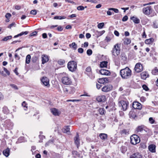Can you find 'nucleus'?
Segmentation results:
<instances>
[{
	"instance_id": "nucleus-58",
	"label": "nucleus",
	"mask_w": 158,
	"mask_h": 158,
	"mask_svg": "<svg viewBox=\"0 0 158 158\" xmlns=\"http://www.w3.org/2000/svg\"><path fill=\"white\" fill-rule=\"evenodd\" d=\"M79 100H76V99H73V100L69 99V100H67L66 101L67 102H74L75 101H79Z\"/></svg>"
},
{
	"instance_id": "nucleus-29",
	"label": "nucleus",
	"mask_w": 158,
	"mask_h": 158,
	"mask_svg": "<svg viewBox=\"0 0 158 158\" xmlns=\"http://www.w3.org/2000/svg\"><path fill=\"white\" fill-rule=\"evenodd\" d=\"M69 46L70 47L74 50H76L77 48V45L75 42H73L72 44H69Z\"/></svg>"
},
{
	"instance_id": "nucleus-15",
	"label": "nucleus",
	"mask_w": 158,
	"mask_h": 158,
	"mask_svg": "<svg viewBox=\"0 0 158 158\" xmlns=\"http://www.w3.org/2000/svg\"><path fill=\"white\" fill-rule=\"evenodd\" d=\"M112 86L110 85H107L103 87L102 90L103 92H106L110 91L112 89Z\"/></svg>"
},
{
	"instance_id": "nucleus-61",
	"label": "nucleus",
	"mask_w": 158,
	"mask_h": 158,
	"mask_svg": "<svg viewBox=\"0 0 158 158\" xmlns=\"http://www.w3.org/2000/svg\"><path fill=\"white\" fill-rule=\"evenodd\" d=\"M11 16V15L10 13H7L6 14L5 16H6V17L7 19H9V18H10V17Z\"/></svg>"
},
{
	"instance_id": "nucleus-32",
	"label": "nucleus",
	"mask_w": 158,
	"mask_h": 158,
	"mask_svg": "<svg viewBox=\"0 0 158 158\" xmlns=\"http://www.w3.org/2000/svg\"><path fill=\"white\" fill-rule=\"evenodd\" d=\"M107 63V62L106 61H102L100 63V67L102 68L106 67Z\"/></svg>"
},
{
	"instance_id": "nucleus-53",
	"label": "nucleus",
	"mask_w": 158,
	"mask_h": 158,
	"mask_svg": "<svg viewBox=\"0 0 158 158\" xmlns=\"http://www.w3.org/2000/svg\"><path fill=\"white\" fill-rule=\"evenodd\" d=\"M127 133V131L125 129H123V130L121 131L120 132V133L122 134H126Z\"/></svg>"
},
{
	"instance_id": "nucleus-28",
	"label": "nucleus",
	"mask_w": 158,
	"mask_h": 158,
	"mask_svg": "<svg viewBox=\"0 0 158 158\" xmlns=\"http://www.w3.org/2000/svg\"><path fill=\"white\" fill-rule=\"evenodd\" d=\"M62 131L64 133H70V128L69 126L65 127L63 129Z\"/></svg>"
},
{
	"instance_id": "nucleus-46",
	"label": "nucleus",
	"mask_w": 158,
	"mask_h": 158,
	"mask_svg": "<svg viewBox=\"0 0 158 158\" xmlns=\"http://www.w3.org/2000/svg\"><path fill=\"white\" fill-rule=\"evenodd\" d=\"M99 83L100 84H104L105 83V79L104 78H100L98 81Z\"/></svg>"
},
{
	"instance_id": "nucleus-59",
	"label": "nucleus",
	"mask_w": 158,
	"mask_h": 158,
	"mask_svg": "<svg viewBox=\"0 0 158 158\" xmlns=\"http://www.w3.org/2000/svg\"><path fill=\"white\" fill-rule=\"evenodd\" d=\"M86 71L87 72H89L91 71V69L90 67H87L86 69Z\"/></svg>"
},
{
	"instance_id": "nucleus-42",
	"label": "nucleus",
	"mask_w": 158,
	"mask_h": 158,
	"mask_svg": "<svg viewBox=\"0 0 158 158\" xmlns=\"http://www.w3.org/2000/svg\"><path fill=\"white\" fill-rule=\"evenodd\" d=\"M108 10H113V11L114 12L116 13H118L119 11L117 9H115L114 8H109L108 9Z\"/></svg>"
},
{
	"instance_id": "nucleus-54",
	"label": "nucleus",
	"mask_w": 158,
	"mask_h": 158,
	"mask_svg": "<svg viewBox=\"0 0 158 158\" xmlns=\"http://www.w3.org/2000/svg\"><path fill=\"white\" fill-rule=\"evenodd\" d=\"M142 88L143 89L145 90L146 91L148 90V86L145 85H143Z\"/></svg>"
},
{
	"instance_id": "nucleus-5",
	"label": "nucleus",
	"mask_w": 158,
	"mask_h": 158,
	"mask_svg": "<svg viewBox=\"0 0 158 158\" xmlns=\"http://www.w3.org/2000/svg\"><path fill=\"white\" fill-rule=\"evenodd\" d=\"M61 81L63 84L67 85H70L72 83L71 79L67 74H65L64 76L62 77Z\"/></svg>"
},
{
	"instance_id": "nucleus-60",
	"label": "nucleus",
	"mask_w": 158,
	"mask_h": 158,
	"mask_svg": "<svg viewBox=\"0 0 158 158\" xmlns=\"http://www.w3.org/2000/svg\"><path fill=\"white\" fill-rule=\"evenodd\" d=\"M18 69V68L16 67L15 68V69L14 70V73L16 74L17 75H18L19 73H18L17 70Z\"/></svg>"
},
{
	"instance_id": "nucleus-20",
	"label": "nucleus",
	"mask_w": 158,
	"mask_h": 158,
	"mask_svg": "<svg viewBox=\"0 0 158 158\" xmlns=\"http://www.w3.org/2000/svg\"><path fill=\"white\" fill-rule=\"evenodd\" d=\"M42 64H44V63L48 62L49 60L48 56L47 55H42Z\"/></svg>"
},
{
	"instance_id": "nucleus-2",
	"label": "nucleus",
	"mask_w": 158,
	"mask_h": 158,
	"mask_svg": "<svg viewBox=\"0 0 158 158\" xmlns=\"http://www.w3.org/2000/svg\"><path fill=\"white\" fill-rule=\"evenodd\" d=\"M120 44L118 43L114 45L111 52L112 55L116 57L119 54L120 52Z\"/></svg>"
},
{
	"instance_id": "nucleus-55",
	"label": "nucleus",
	"mask_w": 158,
	"mask_h": 158,
	"mask_svg": "<svg viewBox=\"0 0 158 158\" xmlns=\"http://www.w3.org/2000/svg\"><path fill=\"white\" fill-rule=\"evenodd\" d=\"M78 52L80 53H82L84 52V50L82 48H79L78 49Z\"/></svg>"
},
{
	"instance_id": "nucleus-4",
	"label": "nucleus",
	"mask_w": 158,
	"mask_h": 158,
	"mask_svg": "<svg viewBox=\"0 0 158 158\" xmlns=\"http://www.w3.org/2000/svg\"><path fill=\"white\" fill-rule=\"evenodd\" d=\"M131 143L134 145L139 143L140 142V138L136 135H133L130 137Z\"/></svg>"
},
{
	"instance_id": "nucleus-16",
	"label": "nucleus",
	"mask_w": 158,
	"mask_h": 158,
	"mask_svg": "<svg viewBox=\"0 0 158 158\" xmlns=\"http://www.w3.org/2000/svg\"><path fill=\"white\" fill-rule=\"evenodd\" d=\"M99 73L102 75L108 76L110 75V73L109 71L104 69H101L99 71Z\"/></svg>"
},
{
	"instance_id": "nucleus-10",
	"label": "nucleus",
	"mask_w": 158,
	"mask_h": 158,
	"mask_svg": "<svg viewBox=\"0 0 158 158\" xmlns=\"http://www.w3.org/2000/svg\"><path fill=\"white\" fill-rule=\"evenodd\" d=\"M120 58L121 62L122 64H125L127 63V58L124 53H123L121 54Z\"/></svg>"
},
{
	"instance_id": "nucleus-14",
	"label": "nucleus",
	"mask_w": 158,
	"mask_h": 158,
	"mask_svg": "<svg viewBox=\"0 0 158 158\" xmlns=\"http://www.w3.org/2000/svg\"><path fill=\"white\" fill-rule=\"evenodd\" d=\"M147 130L148 129L144 125H142L138 126L136 128V131L137 132H141L143 130L147 131Z\"/></svg>"
},
{
	"instance_id": "nucleus-7",
	"label": "nucleus",
	"mask_w": 158,
	"mask_h": 158,
	"mask_svg": "<svg viewBox=\"0 0 158 158\" xmlns=\"http://www.w3.org/2000/svg\"><path fill=\"white\" fill-rule=\"evenodd\" d=\"M3 125L4 127L7 129H11L13 126V124L11 122L10 120L8 119L4 121Z\"/></svg>"
},
{
	"instance_id": "nucleus-33",
	"label": "nucleus",
	"mask_w": 158,
	"mask_h": 158,
	"mask_svg": "<svg viewBox=\"0 0 158 158\" xmlns=\"http://www.w3.org/2000/svg\"><path fill=\"white\" fill-rule=\"evenodd\" d=\"M124 44L126 45H128L131 42V40L128 38H126L124 40Z\"/></svg>"
},
{
	"instance_id": "nucleus-62",
	"label": "nucleus",
	"mask_w": 158,
	"mask_h": 158,
	"mask_svg": "<svg viewBox=\"0 0 158 158\" xmlns=\"http://www.w3.org/2000/svg\"><path fill=\"white\" fill-rule=\"evenodd\" d=\"M80 96H81L90 97V95L86 93H84V94L81 95Z\"/></svg>"
},
{
	"instance_id": "nucleus-48",
	"label": "nucleus",
	"mask_w": 158,
	"mask_h": 158,
	"mask_svg": "<svg viewBox=\"0 0 158 158\" xmlns=\"http://www.w3.org/2000/svg\"><path fill=\"white\" fill-rule=\"evenodd\" d=\"M10 86L14 89L17 90L18 89L17 86L13 84H11L10 85Z\"/></svg>"
},
{
	"instance_id": "nucleus-24",
	"label": "nucleus",
	"mask_w": 158,
	"mask_h": 158,
	"mask_svg": "<svg viewBox=\"0 0 158 158\" xmlns=\"http://www.w3.org/2000/svg\"><path fill=\"white\" fill-rule=\"evenodd\" d=\"M129 116L131 118L135 119L137 118V116L135 113L133 111H131L129 112Z\"/></svg>"
},
{
	"instance_id": "nucleus-11",
	"label": "nucleus",
	"mask_w": 158,
	"mask_h": 158,
	"mask_svg": "<svg viewBox=\"0 0 158 158\" xmlns=\"http://www.w3.org/2000/svg\"><path fill=\"white\" fill-rule=\"evenodd\" d=\"M41 81L43 84L45 86H49L50 84L49 83V81L48 79L46 77H43L41 79Z\"/></svg>"
},
{
	"instance_id": "nucleus-47",
	"label": "nucleus",
	"mask_w": 158,
	"mask_h": 158,
	"mask_svg": "<svg viewBox=\"0 0 158 158\" xmlns=\"http://www.w3.org/2000/svg\"><path fill=\"white\" fill-rule=\"evenodd\" d=\"M85 8L83 6H80L77 7V9L79 10H83Z\"/></svg>"
},
{
	"instance_id": "nucleus-35",
	"label": "nucleus",
	"mask_w": 158,
	"mask_h": 158,
	"mask_svg": "<svg viewBox=\"0 0 158 158\" xmlns=\"http://www.w3.org/2000/svg\"><path fill=\"white\" fill-rule=\"evenodd\" d=\"M22 106L23 107V109L26 110L27 109V104L25 101L23 102L22 103Z\"/></svg>"
},
{
	"instance_id": "nucleus-49",
	"label": "nucleus",
	"mask_w": 158,
	"mask_h": 158,
	"mask_svg": "<svg viewBox=\"0 0 158 158\" xmlns=\"http://www.w3.org/2000/svg\"><path fill=\"white\" fill-rule=\"evenodd\" d=\"M104 23H99L98 25V27L99 28H102L104 26Z\"/></svg>"
},
{
	"instance_id": "nucleus-40",
	"label": "nucleus",
	"mask_w": 158,
	"mask_h": 158,
	"mask_svg": "<svg viewBox=\"0 0 158 158\" xmlns=\"http://www.w3.org/2000/svg\"><path fill=\"white\" fill-rule=\"evenodd\" d=\"M11 38L12 36L11 35L8 36L2 39V40L3 41H6L8 40L11 39Z\"/></svg>"
},
{
	"instance_id": "nucleus-64",
	"label": "nucleus",
	"mask_w": 158,
	"mask_h": 158,
	"mask_svg": "<svg viewBox=\"0 0 158 158\" xmlns=\"http://www.w3.org/2000/svg\"><path fill=\"white\" fill-rule=\"evenodd\" d=\"M15 8L16 10H19L21 9V7L19 5H16L15 6Z\"/></svg>"
},
{
	"instance_id": "nucleus-57",
	"label": "nucleus",
	"mask_w": 158,
	"mask_h": 158,
	"mask_svg": "<svg viewBox=\"0 0 158 158\" xmlns=\"http://www.w3.org/2000/svg\"><path fill=\"white\" fill-rule=\"evenodd\" d=\"M128 19V17L127 15L124 16L122 19V21L123 22L127 21Z\"/></svg>"
},
{
	"instance_id": "nucleus-18",
	"label": "nucleus",
	"mask_w": 158,
	"mask_h": 158,
	"mask_svg": "<svg viewBox=\"0 0 158 158\" xmlns=\"http://www.w3.org/2000/svg\"><path fill=\"white\" fill-rule=\"evenodd\" d=\"M142 156L139 152H135L131 155L130 158H141Z\"/></svg>"
},
{
	"instance_id": "nucleus-6",
	"label": "nucleus",
	"mask_w": 158,
	"mask_h": 158,
	"mask_svg": "<svg viewBox=\"0 0 158 158\" xmlns=\"http://www.w3.org/2000/svg\"><path fill=\"white\" fill-rule=\"evenodd\" d=\"M153 10L151 6H148L143 9V13L145 15H148L152 13Z\"/></svg>"
},
{
	"instance_id": "nucleus-31",
	"label": "nucleus",
	"mask_w": 158,
	"mask_h": 158,
	"mask_svg": "<svg viewBox=\"0 0 158 158\" xmlns=\"http://www.w3.org/2000/svg\"><path fill=\"white\" fill-rule=\"evenodd\" d=\"M154 41L153 38H151L145 40V43L147 44H150L153 42Z\"/></svg>"
},
{
	"instance_id": "nucleus-43",
	"label": "nucleus",
	"mask_w": 158,
	"mask_h": 158,
	"mask_svg": "<svg viewBox=\"0 0 158 158\" xmlns=\"http://www.w3.org/2000/svg\"><path fill=\"white\" fill-rule=\"evenodd\" d=\"M153 27L155 28H158V21H156L153 23Z\"/></svg>"
},
{
	"instance_id": "nucleus-19",
	"label": "nucleus",
	"mask_w": 158,
	"mask_h": 158,
	"mask_svg": "<svg viewBox=\"0 0 158 158\" xmlns=\"http://www.w3.org/2000/svg\"><path fill=\"white\" fill-rule=\"evenodd\" d=\"M156 146L154 144H151L148 147L149 150L152 152L155 153L156 152Z\"/></svg>"
},
{
	"instance_id": "nucleus-52",
	"label": "nucleus",
	"mask_w": 158,
	"mask_h": 158,
	"mask_svg": "<svg viewBox=\"0 0 158 158\" xmlns=\"http://www.w3.org/2000/svg\"><path fill=\"white\" fill-rule=\"evenodd\" d=\"M149 121L150 123L151 124H153L154 123L155 120H154V119L152 117H150L149 118Z\"/></svg>"
},
{
	"instance_id": "nucleus-12",
	"label": "nucleus",
	"mask_w": 158,
	"mask_h": 158,
	"mask_svg": "<svg viewBox=\"0 0 158 158\" xmlns=\"http://www.w3.org/2000/svg\"><path fill=\"white\" fill-rule=\"evenodd\" d=\"M63 91L66 94L69 93H73L75 92V89L74 88H71L69 87H67L63 88Z\"/></svg>"
},
{
	"instance_id": "nucleus-37",
	"label": "nucleus",
	"mask_w": 158,
	"mask_h": 158,
	"mask_svg": "<svg viewBox=\"0 0 158 158\" xmlns=\"http://www.w3.org/2000/svg\"><path fill=\"white\" fill-rule=\"evenodd\" d=\"M152 73L154 75H158V69L156 68H155V69L152 70Z\"/></svg>"
},
{
	"instance_id": "nucleus-26",
	"label": "nucleus",
	"mask_w": 158,
	"mask_h": 158,
	"mask_svg": "<svg viewBox=\"0 0 158 158\" xmlns=\"http://www.w3.org/2000/svg\"><path fill=\"white\" fill-rule=\"evenodd\" d=\"M130 19L131 20H133L135 23L138 24L140 22L139 19L138 18L135 17L133 16L131 17Z\"/></svg>"
},
{
	"instance_id": "nucleus-56",
	"label": "nucleus",
	"mask_w": 158,
	"mask_h": 158,
	"mask_svg": "<svg viewBox=\"0 0 158 158\" xmlns=\"http://www.w3.org/2000/svg\"><path fill=\"white\" fill-rule=\"evenodd\" d=\"M4 71L8 75H9L10 74V72L8 71L7 69L5 68H4Z\"/></svg>"
},
{
	"instance_id": "nucleus-50",
	"label": "nucleus",
	"mask_w": 158,
	"mask_h": 158,
	"mask_svg": "<svg viewBox=\"0 0 158 158\" xmlns=\"http://www.w3.org/2000/svg\"><path fill=\"white\" fill-rule=\"evenodd\" d=\"M87 54L88 55L90 56L92 54V51L91 49H88L87 51Z\"/></svg>"
},
{
	"instance_id": "nucleus-8",
	"label": "nucleus",
	"mask_w": 158,
	"mask_h": 158,
	"mask_svg": "<svg viewBox=\"0 0 158 158\" xmlns=\"http://www.w3.org/2000/svg\"><path fill=\"white\" fill-rule=\"evenodd\" d=\"M119 106H121L123 110H127L129 102L126 101L122 100L119 102Z\"/></svg>"
},
{
	"instance_id": "nucleus-38",
	"label": "nucleus",
	"mask_w": 158,
	"mask_h": 158,
	"mask_svg": "<svg viewBox=\"0 0 158 158\" xmlns=\"http://www.w3.org/2000/svg\"><path fill=\"white\" fill-rule=\"evenodd\" d=\"M113 60L115 63V64L116 65L118 66V64H119V59H118V58H116V57L114 58L113 59Z\"/></svg>"
},
{
	"instance_id": "nucleus-34",
	"label": "nucleus",
	"mask_w": 158,
	"mask_h": 158,
	"mask_svg": "<svg viewBox=\"0 0 158 158\" xmlns=\"http://www.w3.org/2000/svg\"><path fill=\"white\" fill-rule=\"evenodd\" d=\"M31 59V56L30 55H28L26 57V63L27 64H29L30 61Z\"/></svg>"
},
{
	"instance_id": "nucleus-45",
	"label": "nucleus",
	"mask_w": 158,
	"mask_h": 158,
	"mask_svg": "<svg viewBox=\"0 0 158 158\" xmlns=\"http://www.w3.org/2000/svg\"><path fill=\"white\" fill-rule=\"evenodd\" d=\"M65 63L64 60L60 59L58 61V63L60 65H63Z\"/></svg>"
},
{
	"instance_id": "nucleus-25",
	"label": "nucleus",
	"mask_w": 158,
	"mask_h": 158,
	"mask_svg": "<svg viewBox=\"0 0 158 158\" xmlns=\"http://www.w3.org/2000/svg\"><path fill=\"white\" fill-rule=\"evenodd\" d=\"M99 136L102 140H105L107 139L108 135L106 134L100 133L99 134Z\"/></svg>"
},
{
	"instance_id": "nucleus-13",
	"label": "nucleus",
	"mask_w": 158,
	"mask_h": 158,
	"mask_svg": "<svg viewBox=\"0 0 158 158\" xmlns=\"http://www.w3.org/2000/svg\"><path fill=\"white\" fill-rule=\"evenodd\" d=\"M132 106L135 109L140 110L141 109L142 106L141 104L137 102H135L133 103Z\"/></svg>"
},
{
	"instance_id": "nucleus-30",
	"label": "nucleus",
	"mask_w": 158,
	"mask_h": 158,
	"mask_svg": "<svg viewBox=\"0 0 158 158\" xmlns=\"http://www.w3.org/2000/svg\"><path fill=\"white\" fill-rule=\"evenodd\" d=\"M28 32L27 31H23L21 33L18 34L17 35H15L14 36V38H15L19 36H21L22 35H26L28 33Z\"/></svg>"
},
{
	"instance_id": "nucleus-23",
	"label": "nucleus",
	"mask_w": 158,
	"mask_h": 158,
	"mask_svg": "<svg viewBox=\"0 0 158 158\" xmlns=\"http://www.w3.org/2000/svg\"><path fill=\"white\" fill-rule=\"evenodd\" d=\"M141 78L143 80H145L149 77V74L147 72H144L141 73Z\"/></svg>"
},
{
	"instance_id": "nucleus-39",
	"label": "nucleus",
	"mask_w": 158,
	"mask_h": 158,
	"mask_svg": "<svg viewBox=\"0 0 158 158\" xmlns=\"http://www.w3.org/2000/svg\"><path fill=\"white\" fill-rule=\"evenodd\" d=\"M3 112L6 114H7L9 113V110L7 108V107L5 106L3 108L2 110Z\"/></svg>"
},
{
	"instance_id": "nucleus-3",
	"label": "nucleus",
	"mask_w": 158,
	"mask_h": 158,
	"mask_svg": "<svg viewBox=\"0 0 158 158\" xmlns=\"http://www.w3.org/2000/svg\"><path fill=\"white\" fill-rule=\"evenodd\" d=\"M68 68L69 71L73 72L75 71L77 68V63L74 61H69L68 63Z\"/></svg>"
},
{
	"instance_id": "nucleus-27",
	"label": "nucleus",
	"mask_w": 158,
	"mask_h": 158,
	"mask_svg": "<svg viewBox=\"0 0 158 158\" xmlns=\"http://www.w3.org/2000/svg\"><path fill=\"white\" fill-rule=\"evenodd\" d=\"M10 149L9 148H7L6 149L4 150L3 151V154L6 157H8L10 154Z\"/></svg>"
},
{
	"instance_id": "nucleus-36",
	"label": "nucleus",
	"mask_w": 158,
	"mask_h": 158,
	"mask_svg": "<svg viewBox=\"0 0 158 158\" xmlns=\"http://www.w3.org/2000/svg\"><path fill=\"white\" fill-rule=\"evenodd\" d=\"M66 18L65 16H55L54 17V19H65Z\"/></svg>"
},
{
	"instance_id": "nucleus-1",
	"label": "nucleus",
	"mask_w": 158,
	"mask_h": 158,
	"mask_svg": "<svg viewBox=\"0 0 158 158\" xmlns=\"http://www.w3.org/2000/svg\"><path fill=\"white\" fill-rule=\"evenodd\" d=\"M131 71L128 67L121 69L120 73L121 76L123 79H128L130 77L131 75Z\"/></svg>"
},
{
	"instance_id": "nucleus-63",
	"label": "nucleus",
	"mask_w": 158,
	"mask_h": 158,
	"mask_svg": "<svg viewBox=\"0 0 158 158\" xmlns=\"http://www.w3.org/2000/svg\"><path fill=\"white\" fill-rule=\"evenodd\" d=\"M76 17V15L75 14H73L71 15H69L68 17L70 18H73Z\"/></svg>"
},
{
	"instance_id": "nucleus-9",
	"label": "nucleus",
	"mask_w": 158,
	"mask_h": 158,
	"mask_svg": "<svg viewBox=\"0 0 158 158\" xmlns=\"http://www.w3.org/2000/svg\"><path fill=\"white\" fill-rule=\"evenodd\" d=\"M135 69L137 73L140 72L143 70L142 65L140 63H137L135 66Z\"/></svg>"
},
{
	"instance_id": "nucleus-21",
	"label": "nucleus",
	"mask_w": 158,
	"mask_h": 158,
	"mask_svg": "<svg viewBox=\"0 0 158 158\" xmlns=\"http://www.w3.org/2000/svg\"><path fill=\"white\" fill-rule=\"evenodd\" d=\"M51 112L55 116H59L60 114L58 110L55 108L51 109Z\"/></svg>"
},
{
	"instance_id": "nucleus-41",
	"label": "nucleus",
	"mask_w": 158,
	"mask_h": 158,
	"mask_svg": "<svg viewBox=\"0 0 158 158\" xmlns=\"http://www.w3.org/2000/svg\"><path fill=\"white\" fill-rule=\"evenodd\" d=\"M98 111L101 115H103L104 114V110L103 108H101L99 109Z\"/></svg>"
},
{
	"instance_id": "nucleus-22",
	"label": "nucleus",
	"mask_w": 158,
	"mask_h": 158,
	"mask_svg": "<svg viewBox=\"0 0 158 158\" xmlns=\"http://www.w3.org/2000/svg\"><path fill=\"white\" fill-rule=\"evenodd\" d=\"M74 140L75 143L77 145V148H78V146H79L80 142L79 135L78 134H77L76 136L75 137Z\"/></svg>"
},
{
	"instance_id": "nucleus-51",
	"label": "nucleus",
	"mask_w": 158,
	"mask_h": 158,
	"mask_svg": "<svg viewBox=\"0 0 158 158\" xmlns=\"http://www.w3.org/2000/svg\"><path fill=\"white\" fill-rule=\"evenodd\" d=\"M37 32L36 31H34L30 35V36H36L37 34Z\"/></svg>"
},
{
	"instance_id": "nucleus-17",
	"label": "nucleus",
	"mask_w": 158,
	"mask_h": 158,
	"mask_svg": "<svg viewBox=\"0 0 158 158\" xmlns=\"http://www.w3.org/2000/svg\"><path fill=\"white\" fill-rule=\"evenodd\" d=\"M96 100L98 102H104L106 100V96L104 95L98 96L97 97Z\"/></svg>"
},
{
	"instance_id": "nucleus-44",
	"label": "nucleus",
	"mask_w": 158,
	"mask_h": 158,
	"mask_svg": "<svg viewBox=\"0 0 158 158\" xmlns=\"http://www.w3.org/2000/svg\"><path fill=\"white\" fill-rule=\"evenodd\" d=\"M37 13V11L36 10L34 9L31 11L30 14L33 15H35Z\"/></svg>"
}]
</instances>
